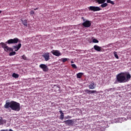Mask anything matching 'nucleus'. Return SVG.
<instances>
[{"label":"nucleus","mask_w":131,"mask_h":131,"mask_svg":"<svg viewBox=\"0 0 131 131\" xmlns=\"http://www.w3.org/2000/svg\"><path fill=\"white\" fill-rule=\"evenodd\" d=\"M115 90H116V89L115 88H110V89H106L105 90V92L106 93H108V92H114V91H115Z\"/></svg>","instance_id":"obj_16"},{"label":"nucleus","mask_w":131,"mask_h":131,"mask_svg":"<svg viewBox=\"0 0 131 131\" xmlns=\"http://www.w3.org/2000/svg\"><path fill=\"white\" fill-rule=\"evenodd\" d=\"M131 76L128 72L120 73L116 76V79L114 82L115 84L128 82L130 80Z\"/></svg>","instance_id":"obj_1"},{"label":"nucleus","mask_w":131,"mask_h":131,"mask_svg":"<svg viewBox=\"0 0 131 131\" xmlns=\"http://www.w3.org/2000/svg\"><path fill=\"white\" fill-rule=\"evenodd\" d=\"M59 113L60 115H64V113H63V112L62 111H60Z\"/></svg>","instance_id":"obj_30"},{"label":"nucleus","mask_w":131,"mask_h":131,"mask_svg":"<svg viewBox=\"0 0 131 131\" xmlns=\"http://www.w3.org/2000/svg\"><path fill=\"white\" fill-rule=\"evenodd\" d=\"M71 63H74V62H73V61H71Z\"/></svg>","instance_id":"obj_34"},{"label":"nucleus","mask_w":131,"mask_h":131,"mask_svg":"<svg viewBox=\"0 0 131 131\" xmlns=\"http://www.w3.org/2000/svg\"><path fill=\"white\" fill-rule=\"evenodd\" d=\"M83 26L84 27H91V25H92V23L90 20H86L84 23H82Z\"/></svg>","instance_id":"obj_9"},{"label":"nucleus","mask_w":131,"mask_h":131,"mask_svg":"<svg viewBox=\"0 0 131 131\" xmlns=\"http://www.w3.org/2000/svg\"><path fill=\"white\" fill-rule=\"evenodd\" d=\"M19 41V39L18 38H14V39H10L6 42L7 45H13V43H18Z\"/></svg>","instance_id":"obj_4"},{"label":"nucleus","mask_w":131,"mask_h":131,"mask_svg":"<svg viewBox=\"0 0 131 131\" xmlns=\"http://www.w3.org/2000/svg\"><path fill=\"white\" fill-rule=\"evenodd\" d=\"M21 58H22V59H23V60H28V59H27V57H26V56H25V55H23V56H21Z\"/></svg>","instance_id":"obj_29"},{"label":"nucleus","mask_w":131,"mask_h":131,"mask_svg":"<svg viewBox=\"0 0 131 131\" xmlns=\"http://www.w3.org/2000/svg\"><path fill=\"white\" fill-rule=\"evenodd\" d=\"M83 75V73H78L77 74V78H81V77Z\"/></svg>","instance_id":"obj_19"},{"label":"nucleus","mask_w":131,"mask_h":131,"mask_svg":"<svg viewBox=\"0 0 131 131\" xmlns=\"http://www.w3.org/2000/svg\"><path fill=\"white\" fill-rule=\"evenodd\" d=\"M42 57L44 58L45 61H49L50 60V53L49 52L45 53L42 55Z\"/></svg>","instance_id":"obj_8"},{"label":"nucleus","mask_w":131,"mask_h":131,"mask_svg":"<svg viewBox=\"0 0 131 131\" xmlns=\"http://www.w3.org/2000/svg\"><path fill=\"white\" fill-rule=\"evenodd\" d=\"M0 45L2 46V48L4 49L5 52H8V51L12 52L9 53V56H14V55H16V52L13 51V48L8 47L7 44L4 42H1Z\"/></svg>","instance_id":"obj_3"},{"label":"nucleus","mask_w":131,"mask_h":131,"mask_svg":"<svg viewBox=\"0 0 131 131\" xmlns=\"http://www.w3.org/2000/svg\"><path fill=\"white\" fill-rule=\"evenodd\" d=\"M71 66H72V68H74V69H77V67L76 66V65L75 64H72Z\"/></svg>","instance_id":"obj_26"},{"label":"nucleus","mask_w":131,"mask_h":131,"mask_svg":"<svg viewBox=\"0 0 131 131\" xmlns=\"http://www.w3.org/2000/svg\"><path fill=\"white\" fill-rule=\"evenodd\" d=\"M106 3L107 4H111L112 5H114V2L111 1V0H106Z\"/></svg>","instance_id":"obj_23"},{"label":"nucleus","mask_w":131,"mask_h":131,"mask_svg":"<svg viewBox=\"0 0 131 131\" xmlns=\"http://www.w3.org/2000/svg\"><path fill=\"white\" fill-rule=\"evenodd\" d=\"M1 13H2V11H0V14H1Z\"/></svg>","instance_id":"obj_36"},{"label":"nucleus","mask_w":131,"mask_h":131,"mask_svg":"<svg viewBox=\"0 0 131 131\" xmlns=\"http://www.w3.org/2000/svg\"><path fill=\"white\" fill-rule=\"evenodd\" d=\"M39 67L42 70L43 72H48V71H49V68H48V66L46 65L45 64H40Z\"/></svg>","instance_id":"obj_6"},{"label":"nucleus","mask_w":131,"mask_h":131,"mask_svg":"<svg viewBox=\"0 0 131 131\" xmlns=\"http://www.w3.org/2000/svg\"><path fill=\"white\" fill-rule=\"evenodd\" d=\"M107 0H96L97 3L99 4V5H101V4H104Z\"/></svg>","instance_id":"obj_17"},{"label":"nucleus","mask_w":131,"mask_h":131,"mask_svg":"<svg viewBox=\"0 0 131 131\" xmlns=\"http://www.w3.org/2000/svg\"><path fill=\"white\" fill-rule=\"evenodd\" d=\"M51 53L54 55V56H56V57H60V56H62V53H61L59 50H52Z\"/></svg>","instance_id":"obj_7"},{"label":"nucleus","mask_w":131,"mask_h":131,"mask_svg":"<svg viewBox=\"0 0 131 131\" xmlns=\"http://www.w3.org/2000/svg\"><path fill=\"white\" fill-rule=\"evenodd\" d=\"M93 42H94V43H98V42H99V40H98V39H93Z\"/></svg>","instance_id":"obj_27"},{"label":"nucleus","mask_w":131,"mask_h":131,"mask_svg":"<svg viewBox=\"0 0 131 131\" xmlns=\"http://www.w3.org/2000/svg\"><path fill=\"white\" fill-rule=\"evenodd\" d=\"M94 49L95 50V51H97V52H101L102 47L98 46L97 45H95L94 46Z\"/></svg>","instance_id":"obj_13"},{"label":"nucleus","mask_w":131,"mask_h":131,"mask_svg":"<svg viewBox=\"0 0 131 131\" xmlns=\"http://www.w3.org/2000/svg\"><path fill=\"white\" fill-rule=\"evenodd\" d=\"M21 43H18L17 45L13 46L12 47V49L14 50L15 52H17V51H19L20 50V48H21Z\"/></svg>","instance_id":"obj_10"},{"label":"nucleus","mask_w":131,"mask_h":131,"mask_svg":"<svg viewBox=\"0 0 131 131\" xmlns=\"http://www.w3.org/2000/svg\"><path fill=\"white\" fill-rule=\"evenodd\" d=\"M21 21L22 24H23V25L25 27H27L28 26V24H27V19H21Z\"/></svg>","instance_id":"obj_14"},{"label":"nucleus","mask_w":131,"mask_h":131,"mask_svg":"<svg viewBox=\"0 0 131 131\" xmlns=\"http://www.w3.org/2000/svg\"><path fill=\"white\" fill-rule=\"evenodd\" d=\"M120 120H122L123 121L125 120V118H119Z\"/></svg>","instance_id":"obj_31"},{"label":"nucleus","mask_w":131,"mask_h":131,"mask_svg":"<svg viewBox=\"0 0 131 131\" xmlns=\"http://www.w3.org/2000/svg\"><path fill=\"white\" fill-rule=\"evenodd\" d=\"M64 118V115H61L60 116V119H63Z\"/></svg>","instance_id":"obj_33"},{"label":"nucleus","mask_w":131,"mask_h":131,"mask_svg":"<svg viewBox=\"0 0 131 131\" xmlns=\"http://www.w3.org/2000/svg\"><path fill=\"white\" fill-rule=\"evenodd\" d=\"M84 92L85 93V94H90V90H88V89L84 90Z\"/></svg>","instance_id":"obj_28"},{"label":"nucleus","mask_w":131,"mask_h":131,"mask_svg":"<svg viewBox=\"0 0 131 131\" xmlns=\"http://www.w3.org/2000/svg\"><path fill=\"white\" fill-rule=\"evenodd\" d=\"M61 60H62V62H63V63H65V62L69 60V58H62L61 59Z\"/></svg>","instance_id":"obj_22"},{"label":"nucleus","mask_w":131,"mask_h":131,"mask_svg":"<svg viewBox=\"0 0 131 131\" xmlns=\"http://www.w3.org/2000/svg\"><path fill=\"white\" fill-rule=\"evenodd\" d=\"M55 92H59L60 91V87L59 86L55 85Z\"/></svg>","instance_id":"obj_21"},{"label":"nucleus","mask_w":131,"mask_h":131,"mask_svg":"<svg viewBox=\"0 0 131 131\" xmlns=\"http://www.w3.org/2000/svg\"><path fill=\"white\" fill-rule=\"evenodd\" d=\"M7 121L6 120L3 119V118L1 117L0 118V125L4 124V123H6Z\"/></svg>","instance_id":"obj_18"},{"label":"nucleus","mask_w":131,"mask_h":131,"mask_svg":"<svg viewBox=\"0 0 131 131\" xmlns=\"http://www.w3.org/2000/svg\"><path fill=\"white\" fill-rule=\"evenodd\" d=\"M114 56H115L116 59H119V57H118V55H117V52H115L114 53Z\"/></svg>","instance_id":"obj_25"},{"label":"nucleus","mask_w":131,"mask_h":131,"mask_svg":"<svg viewBox=\"0 0 131 131\" xmlns=\"http://www.w3.org/2000/svg\"><path fill=\"white\" fill-rule=\"evenodd\" d=\"M89 88L90 90H95V88H96V84H95V82L94 81H92L90 84L89 85Z\"/></svg>","instance_id":"obj_12"},{"label":"nucleus","mask_w":131,"mask_h":131,"mask_svg":"<svg viewBox=\"0 0 131 131\" xmlns=\"http://www.w3.org/2000/svg\"><path fill=\"white\" fill-rule=\"evenodd\" d=\"M92 94H100V92L96 90H89V95Z\"/></svg>","instance_id":"obj_15"},{"label":"nucleus","mask_w":131,"mask_h":131,"mask_svg":"<svg viewBox=\"0 0 131 131\" xmlns=\"http://www.w3.org/2000/svg\"><path fill=\"white\" fill-rule=\"evenodd\" d=\"M12 77H14V78H18V77H19V75L14 73L12 74Z\"/></svg>","instance_id":"obj_20"},{"label":"nucleus","mask_w":131,"mask_h":131,"mask_svg":"<svg viewBox=\"0 0 131 131\" xmlns=\"http://www.w3.org/2000/svg\"><path fill=\"white\" fill-rule=\"evenodd\" d=\"M108 6V4L107 3H103L101 5V8H106Z\"/></svg>","instance_id":"obj_24"},{"label":"nucleus","mask_w":131,"mask_h":131,"mask_svg":"<svg viewBox=\"0 0 131 131\" xmlns=\"http://www.w3.org/2000/svg\"><path fill=\"white\" fill-rule=\"evenodd\" d=\"M34 14V11L32 10L30 11V15H33Z\"/></svg>","instance_id":"obj_32"},{"label":"nucleus","mask_w":131,"mask_h":131,"mask_svg":"<svg viewBox=\"0 0 131 131\" xmlns=\"http://www.w3.org/2000/svg\"><path fill=\"white\" fill-rule=\"evenodd\" d=\"M34 10L35 11V10H37V8H35Z\"/></svg>","instance_id":"obj_35"},{"label":"nucleus","mask_w":131,"mask_h":131,"mask_svg":"<svg viewBox=\"0 0 131 131\" xmlns=\"http://www.w3.org/2000/svg\"><path fill=\"white\" fill-rule=\"evenodd\" d=\"M83 21H84V19H83Z\"/></svg>","instance_id":"obj_37"},{"label":"nucleus","mask_w":131,"mask_h":131,"mask_svg":"<svg viewBox=\"0 0 131 131\" xmlns=\"http://www.w3.org/2000/svg\"><path fill=\"white\" fill-rule=\"evenodd\" d=\"M64 123L67 125H69V126H71L73 125V121L72 120H68L66 121H64Z\"/></svg>","instance_id":"obj_11"},{"label":"nucleus","mask_w":131,"mask_h":131,"mask_svg":"<svg viewBox=\"0 0 131 131\" xmlns=\"http://www.w3.org/2000/svg\"><path fill=\"white\" fill-rule=\"evenodd\" d=\"M89 11H92L93 12H97L98 11H101V8L97 6H90L89 8Z\"/></svg>","instance_id":"obj_5"},{"label":"nucleus","mask_w":131,"mask_h":131,"mask_svg":"<svg viewBox=\"0 0 131 131\" xmlns=\"http://www.w3.org/2000/svg\"><path fill=\"white\" fill-rule=\"evenodd\" d=\"M4 108L5 109H9L11 108V110L13 111H20L21 110V107L19 102L16 101H11V102H6V104L4 105Z\"/></svg>","instance_id":"obj_2"}]
</instances>
